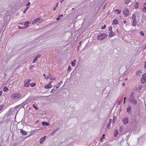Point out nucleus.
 <instances>
[{"label":"nucleus","instance_id":"obj_1","mask_svg":"<svg viewBox=\"0 0 146 146\" xmlns=\"http://www.w3.org/2000/svg\"><path fill=\"white\" fill-rule=\"evenodd\" d=\"M107 35L105 33H100L98 34L97 39L99 40H102L107 37Z\"/></svg>","mask_w":146,"mask_h":146},{"label":"nucleus","instance_id":"obj_20","mask_svg":"<svg viewBox=\"0 0 146 146\" xmlns=\"http://www.w3.org/2000/svg\"><path fill=\"white\" fill-rule=\"evenodd\" d=\"M29 102L27 100L26 101L22 103V106H25L26 104H27Z\"/></svg>","mask_w":146,"mask_h":146},{"label":"nucleus","instance_id":"obj_60","mask_svg":"<svg viewBox=\"0 0 146 146\" xmlns=\"http://www.w3.org/2000/svg\"><path fill=\"white\" fill-rule=\"evenodd\" d=\"M123 22H124V23H126V21L124 20Z\"/></svg>","mask_w":146,"mask_h":146},{"label":"nucleus","instance_id":"obj_43","mask_svg":"<svg viewBox=\"0 0 146 146\" xmlns=\"http://www.w3.org/2000/svg\"><path fill=\"white\" fill-rule=\"evenodd\" d=\"M71 67H70V66H69L68 67V71H69L70 70H71Z\"/></svg>","mask_w":146,"mask_h":146},{"label":"nucleus","instance_id":"obj_5","mask_svg":"<svg viewBox=\"0 0 146 146\" xmlns=\"http://www.w3.org/2000/svg\"><path fill=\"white\" fill-rule=\"evenodd\" d=\"M141 82L142 83L146 82V73L144 74L142 76V78L141 79Z\"/></svg>","mask_w":146,"mask_h":146},{"label":"nucleus","instance_id":"obj_55","mask_svg":"<svg viewBox=\"0 0 146 146\" xmlns=\"http://www.w3.org/2000/svg\"><path fill=\"white\" fill-rule=\"evenodd\" d=\"M144 67L146 68V61L145 62V64L144 65Z\"/></svg>","mask_w":146,"mask_h":146},{"label":"nucleus","instance_id":"obj_52","mask_svg":"<svg viewBox=\"0 0 146 146\" xmlns=\"http://www.w3.org/2000/svg\"><path fill=\"white\" fill-rule=\"evenodd\" d=\"M59 130V128H57L56 130H55L56 132L58 131Z\"/></svg>","mask_w":146,"mask_h":146},{"label":"nucleus","instance_id":"obj_29","mask_svg":"<svg viewBox=\"0 0 146 146\" xmlns=\"http://www.w3.org/2000/svg\"><path fill=\"white\" fill-rule=\"evenodd\" d=\"M49 75H50V74H49V75L48 76H46L45 74H44V76L45 77V78L47 79L50 78Z\"/></svg>","mask_w":146,"mask_h":146},{"label":"nucleus","instance_id":"obj_48","mask_svg":"<svg viewBox=\"0 0 146 146\" xmlns=\"http://www.w3.org/2000/svg\"><path fill=\"white\" fill-rule=\"evenodd\" d=\"M60 19V17H59V16H58L56 19L57 20H59Z\"/></svg>","mask_w":146,"mask_h":146},{"label":"nucleus","instance_id":"obj_50","mask_svg":"<svg viewBox=\"0 0 146 146\" xmlns=\"http://www.w3.org/2000/svg\"><path fill=\"white\" fill-rule=\"evenodd\" d=\"M35 108L36 110H37L38 109V108L37 107H35Z\"/></svg>","mask_w":146,"mask_h":146},{"label":"nucleus","instance_id":"obj_10","mask_svg":"<svg viewBox=\"0 0 146 146\" xmlns=\"http://www.w3.org/2000/svg\"><path fill=\"white\" fill-rule=\"evenodd\" d=\"M111 120H111V119H110L109 121V123L107 125V128L105 129L106 130H107V129H109L110 128L111 123Z\"/></svg>","mask_w":146,"mask_h":146},{"label":"nucleus","instance_id":"obj_61","mask_svg":"<svg viewBox=\"0 0 146 146\" xmlns=\"http://www.w3.org/2000/svg\"><path fill=\"white\" fill-rule=\"evenodd\" d=\"M64 0H62L60 1V3H62V2L64 1Z\"/></svg>","mask_w":146,"mask_h":146},{"label":"nucleus","instance_id":"obj_56","mask_svg":"<svg viewBox=\"0 0 146 146\" xmlns=\"http://www.w3.org/2000/svg\"><path fill=\"white\" fill-rule=\"evenodd\" d=\"M125 85V83H123L122 84V85L123 86H124Z\"/></svg>","mask_w":146,"mask_h":146},{"label":"nucleus","instance_id":"obj_11","mask_svg":"<svg viewBox=\"0 0 146 146\" xmlns=\"http://www.w3.org/2000/svg\"><path fill=\"white\" fill-rule=\"evenodd\" d=\"M52 82L51 81L50 83H49L47 85L45 86L44 87V88L46 89H48V88H51V83Z\"/></svg>","mask_w":146,"mask_h":146},{"label":"nucleus","instance_id":"obj_49","mask_svg":"<svg viewBox=\"0 0 146 146\" xmlns=\"http://www.w3.org/2000/svg\"><path fill=\"white\" fill-rule=\"evenodd\" d=\"M31 81V80L30 79H29L28 80H27V82L28 83H29V84L30 82Z\"/></svg>","mask_w":146,"mask_h":146},{"label":"nucleus","instance_id":"obj_27","mask_svg":"<svg viewBox=\"0 0 146 146\" xmlns=\"http://www.w3.org/2000/svg\"><path fill=\"white\" fill-rule=\"evenodd\" d=\"M38 58H37L36 57H35L33 61V63H35V62H36Z\"/></svg>","mask_w":146,"mask_h":146},{"label":"nucleus","instance_id":"obj_36","mask_svg":"<svg viewBox=\"0 0 146 146\" xmlns=\"http://www.w3.org/2000/svg\"><path fill=\"white\" fill-rule=\"evenodd\" d=\"M35 57H36L37 58H39L40 57H41V55L40 54H38V55L37 56H36Z\"/></svg>","mask_w":146,"mask_h":146},{"label":"nucleus","instance_id":"obj_59","mask_svg":"<svg viewBox=\"0 0 146 146\" xmlns=\"http://www.w3.org/2000/svg\"><path fill=\"white\" fill-rule=\"evenodd\" d=\"M33 106L34 108H35V105L34 104H33Z\"/></svg>","mask_w":146,"mask_h":146},{"label":"nucleus","instance_id":"obj_18","mask_svg":"<svg viewBox=\"0 0 146 146\" xmlns=\"http://www.w3.org/2000/svg\"><path fill=\"white\" fill-rule=\"evenodd\" d=\"M118 134V131L117 130L115 129V130L114 132V136L115 137H116L117 135Z\"/></svg>","mask_w":146,"mask_h":146},{"label":"nucleus","instance_id":"obj_9","mask_svg":"<svg viewBox=\"0 0 146 146\" xmlns=\"http://www.w3.org/2000/svg\"><path fill=\"white\" fill-rule=\"evenodd\" d=\"M122 121L124 124H126L128 123L129 119L126 117L123 119Z\"/></svg>","mask_w":146,"mask_h":146},{"label":"nucleus","instance_id":"obj_25","mask_svg":"<svg viewBox=\"0 0 146 146\" xmlns=\"http://www.w3.org/2000/svg\"><path fill=\"white\" fill-rule=\"evenodd\" d=\"M135 7L136 8H138L139 7V4L137 2H136L135 4Z\"/></svg>","mask_w":146,"mask_h":146},{"label":"nucleus","instance_id":"obj_4","mask_svg":"<svg viewBox=\"0 0 146 146\" xmlns=\"http://www.w3.org/2000/svg\"><path fill=\"white\" fill-rule=\"evenodd\" d=\"M21 95L19 93H17L15 94H13L11 96L12 99H15L16 98H21Z\"/></svg>","mask_w":146,"mask_h":146},{"label":"nucleus","instance_id":"obj_23","mask_svg":"<svg viewBox=\"0 0 146 146\" xmlns=\"http://www.w3.org/2000/svg\"><path fill=\"white\" fill-rule=\"evenodd\" d=\"M28 27V25H27V26H25L24 27H20L19 26H18L19 28V29H25V28H27Z\"/></svg>","mask_w":146,"mask_h":146},{"label":"nucleus","instance_id":"obj_35","mask_svg":"<svg viewBox=\"0 0 146 146\" xmlns=\"http://www.w3.org/2000/svg\"><path fill=\"white\" fill-rule=\"evenodd\" d=\"M140 34L142 36H143L144 35V33L142 31L140 32Z\"/></svg>","mask_w":146,"mask_h":146},{"label":"nucleus","instance_id":"obj_63","mask_svg":"<svg viewBox=\"0 0 146 146\" xmlns=\"http://www.w3.org/2000/svg\"><path fill=\"white\" fill-rule=\"evenodd\" d=\"M58 3H57V4H56V6L55 7H57V6H58Z\"/></svg>","mask_w":146,"mask_h":146},{"label":"nucleus","instance_id":"obj_53","mask_svg":"<svg viewBox=\"0 0 146 146\" xmlns=\"http://www.w3.org/2000/svg\"><path fill=\"white\" fill-rule=\"evenodd\" d=\"M3 92L2 91H0V96H1L2 94V93Z\"/></svg>","mask_w":146,"mask_h":146},{"label":"nucleus","instance_id":"obj_51","mask_svg":"<svg viewBox=\"0 0 146 146\" xmlns=\"http://www.w3.org/2000/svg\"><path fill=\"white\" fill-rule=\"evenodd\" d=\"M59 130V128H57L56 130H55L56 132L58 131Z\"/></svg>","mask_w":146,"mask_h":146},{"label":"nucleus","instance_id":"obj_2","mask_svg":"<svg viewBox=\"0 0 146 146\" xmlns=\"http://www.w3.org/2000/svg\"><path fill=\"white\" fill-rule=\"evenodd\" d=\"M136 15L134 14H133L131 17V18L132 19V21L131 22V24L133 26L135 27L137 23V21L136 19Z\"/></svg>","mask_w":146,"mask_h":146},{"label":"nucleus","instance_id":"obj_19","mask_svg":"<svg viewBox=\"0 0 146 146\" xmlns=\"http://www.w3.org/2000/svg\"><path fill=\"white\" fill-rule=\"evenodd\" d=\"M42 124L43 125L48 126L49 125V123L46 122H42Z\"/></svg>","mask_w":146,"mask_h":146},{"label":"nucleus","instance_id":"obj_31","mask_svg":"<svg viewBox=\"0 0 146 146\" xmlns=\"http://www.w3.org/2000/svg\"><path fill=\"white\" fill-rule=\"evenodd\" d=\"M106 136L105 135H103L102 136V137L100 139V140L102 141L103 139L104 138H105V137Z\"/></svg>","mask_w":146,"mask_h":146},{"label":"nucleus","instance_id":"obj_34","mask_svg":"<svg viewBox=\"0 0 146 146\" xmlns=\"http://www.w3.org/2000/svg\"><path fill=\"white\" fill-rule=\"evenodd\" d=\"M130 0H126L125 1V4H129Z\"/></svg>","mask_w":146,"mask_h":146},{"label":"nucleus","instance_id":"obj_6","mask_svg":"<svg viewBox=\"0 0 146 146\" xmlns=\"http://www.w3.org/2000/svg\"><path fill=\"white\" fill-rule=\"evenodd\" d=\"M123 14L125 17H127L129 15V11L128 10L127 8L124 9L123 11Z\"/></svg>","mask_w":146,"mask_h":146},{"label":"nucleus","instance_id":"obj_37","mask_svg":"<svg viewBox=\"0 0 146 146\" xmlns=\"http://www.w3.org/2000/svg\"><path fill=\"white\" fill-rule=\"evenodd\" d=\"M106 27V25H104L101 28V29H104Z\"/></svg>","mask_w":146,"mask_h":146},{"label":"nucleus","instance_id":"obj_21","mask_svg":"<svg viewBox=\"0 0 146 146\" xmlns=\"http://www.w3.org/2000/svg\"><path fill=\"white\" fill-rule=\"evenodd\" d=\"M76 62V60H74L73 61H72L71 62V64L72 66H75V62Z\"/></svg>","mask_w":146,"mask_h":146},{"label":"nucleus","instance_id":"obj_15","mask_svg":"<svg viewBox=\"0 0 146 146\" xmlns=\"http://www.w3.org/2000/svg\"><path fill=\"white\" fill-rule=\"evenodd\" d=\"M59 87V86H56L55 88L54 87V88L50 92L52 93L54 92L55 91L57 90V89Z\"/></svg>","mask_w":146,"mask_h":146},{"label":"nucleus","instance_id":"obj_64","mask_svg":"<svg viewBox=\"0 0 146 146\" xmlns=\"http://www.w3.org/2000/svg\"><path fill=\"white\" fill-rule=\"evenodd\" d=\"M130 137V135H128V136H127V137Z\"/></svg>","mask_w":146,"mask_h":146},{"label":"nucleus","instance_id":"obj_14","mask_svg":"<svg viewBox=\"0 0 146 146\" xmlns=\"http://www.w3.org/2000/svg\"><path fill=\"white\" fill-rule=\"evenodd\" d=\"M46 137L45 136H44L41 139H40V143L41 144L42 143L43 141L45 140Z\"/></svg>","mask_w":146,"mask_h":146},{"label":"nucleus","instance_id":"obj_30","mask_svg":"<svg viewBox=\"0 0 146 146\" xmlns=\"http://www.w3.org/2000/svg\"><path fill=\"white\" fill-rule=\"evenodd\" d=\"M29 7V6H27L26 8H25V10L23 11V13H25L26 12V11L28 9Z\"/></svg>","mask_w":146,"mask_h":146},{"label":"nucleus","instance_id":"obj_45","mask_svg":"<svg viewBox=\"0 0 146 146\" xmlns=\"http://www.w3.org/2000/svg\"><path fill=\"white\" fill-rule=\"evenodd\" d=\"M50 79L51 80H55V78H54L53 79V78H52V77H50Z\"/></svg>","mask_w":146,"mask_h":146},{"label":"nucleus","instance_id":"obj_26","mask_svg":"<svg viewBox=\"0 0 146 146\" xmlns=\"http://www.w3.org/2000/svg\"><path fill=\"white\" fill-rule=\"evenodd\" d=\"M36 85V84L35 83H33L30 84V86L31 87H33L35 86Z\"/></svg>","mask_w":146,"mask_h":146},{"label":"nucleus","instance_id":"obj_38","mask_svg":"<svg viewBox=\"0 0 146 146\" xmlns=\"http://www.w3.org/2000/svg\"><path fill=\"white\" fill-rule=\"evenodd\" d=\"M119 131H121L123 129V128L122 126H120L119 127Z\"/></svg>","mask_w":146,"mask_h":146},{"label":"nucleus","instance_id":"obj_47","mask_svg":"<svg viewBox=\"0 0 146 146\" xmlns=\"http://www.w3.org/2000/svg\"><path fill=\"white\" fill-rule=\"evenodd\" d=\"M34 65H32L31 66L30 68H29V69H32L33 68V67H34Z\"/></svg>","mask_w":146,"mask_h":146},{"label":"nucleus","instance_id":"obj_62","mask_svg":"<svg viewBox=\"0 0 146 146\" xmlns=\"http://www.w3.org/2000/svg\"><path fill=\"white\" fill-rule=\"evenodd\" d=\"M39 122V121L37 120L36 122H35V123H37L38 122Z\"/></svg>","mask_w":146,"mask_h":146},{"label":"nucleus","instance_id":"obj_40","mask_svg":"<svg viewBox=\"0 0 146 146\" xmlns=\"http://www.w3.org/2000/svg\"><path fill=\"white\" fill-rule=\"evenodd\" d=\"M3 107V105L0 106V111L2 109Z\"/></svg>","mask_w":146,"mask_h":146},{"label":"nucleus","instance_id":"obj_32","mask_svg":"<svg viewBox=\"0 0 146 146\" xmlns=\"http://www.w3.org/2000/svg\"><path fill=\"white\" fill-rule=\"evenodd\" d=\"M116 117L115 116H114L113 117V123L114 122V121L116 120Z\"/></svg>","mask_w":146,"mask_h":146},{"label":"nucleus","instance_id":"obj_39","mask_svg":"<svg viewBox=\"0 0 146 146\" xmlns=\"http://www.w3.org/2000/svg\"><path fill=\"white\" fill-rule=\"evenodd\" d=\"M56 132L55 131V130L54 131H53L52 133V134H51L52 136H53L54 134Z\"/></svg>","mask_w":146,"mask_h":146},{"label":"nucleus","instance_id":"obj_58","mask_svg":"<svg viewBox=\"0 0 146 146\" xmlns=\"http://www.w3.org/2000/svg\"><path fill=\"white\" fill-rule=\"evenodd\" d=\"M63 16V15H60L59 16V17H62V16Z\"/></svg>","mask_w":146,"mask_h":146},{"label":"nucleus","instance_id":"obj_57","mask_svg":"<svg viewBox=\"0 0 146 146\" xmlns=\"http://www.w3.org/2000/svg\"><path fill=\"white\" fill-rule=\"evenodd\" d=\"M56 7H55L54 8V9H53V10H54V11H55V10H56Z\"/></svg>","mask_w":146,"mask_h":146},{"label":"nucleus","instance_id":"obj_7","mask_svg":"<svg viewBox=\"0 0 146 146\" xmlns=\"http://www.w3.org/2000/svg\"><path fill=\"white\" fill-rule=\"evenodd\" d=\"M144 88L143 85H138L136 88V90L138 91H140L141 90H143Z\"/></svg>","mask_w":146,"mask_h":146},{"label":"nucleus","instance_id":"obj_8","mask_svg":"<svg viewBox=\"0 0 146 146\" xmlns=\"http://www.w3.org/2000/svg\"><path fill=\"white\" fill-rule=\"evenodd\" d=\"M42 19L41 18H38L34 20L33 22L32 23L33 24H35V23L38 22L39 21H41L42 20Z\"/></svg>","mask_w":146,"mask_h":146},{"label":"nucleus","instance_id":"obj_44","mask_svg":"<svg viewBox=\"0 0 146 146\" xmlns=\"http://www.w3.org/2000/svg\"><path fill=\"white\" fill-rule=\"evenodd\" d=\"M109 31H111V32L112 31V27L111 26H110L109 27Z\"/></svg>","mask_w":146,"mask_h":146},{"label":"nucleus","instance_id":"obj_33","mask_svg":"<svg viewBox=\"0 0 146 146\" xmlns=\"http://www.w3.org/2000/svg\"><path fill=\"white\" fill-rule=\"evenodd\" d=\"M116 11H117V13L118 14H120L121 13V11H119V10H118V9H116L115 10V11L116 12Z\"/></svg>","mask_w":146,"mask_h":146},{"label":"nucleus","instance_id":"obj_3","mask_svg":"<svg viewBox=\"0 0 146 146\" xmlns=\"http://www.w3.org/2000/svg\"><path fill=\"white\" fill-rule=\"evenodd\" d=\"M129 100L130 103L135 105L137 103V102L135 99L134 96L132 95H130Z\"/></svg>","mask_w":146,"mask_h":146},{"label":"nucleus","instance_id":"obj_54","mask_svg":"<svg viewBox=\"0 0 146 146\" xmlns=\"http://www.w3.org/2000/svg\"><path fill=\"white\" fill-rule=\"evenodd\" d=\"M40 130L39 129H35L34 130V131H35V132H36V131H37L38 130Z\"/></svg>","mask_w":146,"mask_h":146},{"label":"nucleus","instance_id":"obj_41","mask_svg":"<svg viewBox=\"0 0 146 146\" xmlns=\"http://www.w3.org/2000/svg\"><path fill=\"white\" fill-rule=\"evenodd\" d=\"M63 83V82L62 81H60V82L57 85V86H59V87L60 86V84L61 83Z\"/></svg>","mask_w":146,"mask_h":146},{"label":"nucleus","instance_id":"obj_46","mask_svg":"<svg viewBox=\"0 0 146 146\" xmlns=\"http://www.w3.org/2000/svg\"><path fill=\"white\" fill-rule=\"evenodd\" d=\"M31 4V3L30 2H28L27 4L26 5V6H28L29 5Z\"/></svg>","mask_w":146,"mask_h":146},{"label":"nucleus","instance_id":"obj_24","mask_svg":"<svg viewBox=\"0 0 146 146\" xmlns=\"http://www.w3.org/2000/svg\"><path fill=\"white\" fill-rule=\"evenodd\" d=\"M9 90L8 88L6 87H5L3 89V90L4 92H6L8 91Z\"/></svg>","mask_w":146,"mask_h":146},{"label":"nucleus","instance_id":"obj_13","mask_svg":"<svg viewBox=\"0 0 146 146\" xmlns=\"http://www.w3.org/2000/svg\"><path fill=\"white\" fill-rule=\"evenodd\" d=\"M20 132L22 135H26L27 134V132L21 129L20 130Z\"/></svg>","mask_w":146,"mask_h":146},{"label":"nucleus","instance_id":"obj_16","mask_svg":"<svg viewBox=\"0 0 146 146\" xmlns=\"http://www.w3.org/2000/svg\"><path fill=\"white\" fill-rule=\"evenodd\" d=\"M118 23V21L116 19H114L113 20L112 24L113 25H116Z\"/></svg>","mask_w":146,"mask_h":146},{"label":"nucleus","instance_id":"obj_22","mask_svg":"<svg viewBox=\"0 0 146 146\" xmlns=\"http://www.w3.org/2000/svg\"><path fill=\"white\" fill-rule=\"evenodd\" d=\"M115 35L114 33L113 32H110V33L109 36L110 37H111Z\"/></svg>","mask_w":146,"mask_h":146},{"label":"nucleus","instance_id":"obj_42","mask_svg":"<svg viewBox=\"0 0 146 146\" xmlns=\"http://www.w3.org/2000/svg\"><path fill=\"white\" fill-rule=\"evenodd\" d=\"M143 11H146V7H144L143 9Z\"/></svg>","mask_w":146,"mask_h":146},{"label":"nucleus","instance_id":"obj_12","mask_svg":"<svg viewBox=\"0 0 146 146\" xmlns=\"http://www.w3.org/2000/svg\"><path fill=\"white\" fill-rule=\"evenodd\" d=\"M24 87H28L29 86V84L27 82V80H24Z\"/></svg>","mask_w":146,"mask_h":146},{"label":"nucleus","instance_id":"obj_28","mask_svg":"<svg viewBox=\"0 0 146 146\" xmlns=\"http://www.w3.org/2000/svg\"><path fill=\"white\" fill-rule=\"evenodd\" d=\"M29 21H26V22H25V25H26L27 26V25H28V26H29Z\"/></svg>","mask_w":146,"mask_h":146},{"label":"nucleus","instance_id":"obj_17","mask_svg":"<svg viewBox=\"0 0 146 146\" xmlns=\"http://www.w3.org/2000/svg\"><path fill=\"white\" fill-rule=\"evenodd\" d=\"M127 111L129 113V114H131L132 112V111H131V109L130 108L128 107L127 108Z\"/></svg>","mask_w":146,"mask_h":146}]
</instances>
